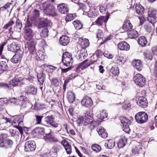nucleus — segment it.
I'll list each match as a JSON object with an SVG mask.
<instances>
[{"label": "nucleus", "instance_id": "bf43d9fd", "mask_svg": "<svg viewBox=\"0 0 157 157\" xmlns=\"http://www.w3.org/2000/svg\"><path fill=\"white\" fill-rule=\"evenodd\" d=\"M97 36L98 39H102L103 37V34L102 30L98 29L97 33Z\"/></svg>", "mask_w": 157, "mask_h": 157}, {"label": "nucleus", "instance_id": "5fc2aeb1", "mask_svg": "<svg viewBox=\"0 0 157 157\" xmlns=\"http://www.w3.org/2000/svg\"><path fill=\"white\" fill-rule=\"evenodd\" d=\"M115 59L117 60V63L119 64H122L124 62L123 57L120 56L119 54L116 56Z\"/></svg>", "mask_w": 157, "mask_h": 157}, {"label": "nucleus", "instance_id": "1a4fd4ad", "mask_svg": "<svg viewBox=\"0 0 157 157\" xmlns=\"http://www.w3.org/2000/svg\"><path fill=\"white\" fill-rule=\"evenodd\" d=\"M157 17V11L153 10L149 11L148 12V17L147 18L148 21L152 25L156 22V18Z\"/></svg>", "mask_w": 157, "mask_h": 157}, {"label": "nucleus", "instance_id": "e433bc0d", "mask_svg": "<svg viewBox=\"0 0 157 157\" xmlns=\"http://www.w3.org/2000/svg\"><path fill=\"white\" fill-rule=\"evenodd\" d=\"M36 89L33 86L29 85L27 86L26 91L27 93L34 94L36 93Z\"/></svg>", "mask_w": 157, "mask_h": 157}, {"label": "nucleus", "instance_id": "3c124183", "mask_svg": "<svg viewBox=\"0 0 157 157\" xmlns=\"http://www.w3.org/2000/svg\"><path fill=\"white\" fill-rule=\"evenodd\" d=\"M49 22L47 19H42L40 21L39 24L42 27H44L48 25Z\"/></svg>", "mask_w": 157, "mask_h": 157}, {"label": "nucleus", "instance_id": "f704fd0d", "mask_svg": "<svg viewBox=\"0 0 157 157\" xmlns=\"http://www.w3.org/2000/svg\"><path fill=\"white\" fill-rule=\"evenodd\" d=\"M138 44L142 47L145 46L147 43V41L144 36L140 37L138 40Z\"/></svg>", "mask_w": 157, "mask_h": 157}, {"label": "nucleus", "instance_id": "e2e57ef3", "mask_svg": "<svg viewBox=\"0 0 157 157\" xmlns=\"http://www.w3.org/2000/svg\"><path fill=\"white\" fill-rule=\"evenodd\" d=\"M33 13V17L35 19H37L39 17L40 13L38 10H35Z\"/></svg>", "mask_w": 157, "mask_h": 157}, {"label": "nucleus", "instance_id": "13d9d810", "mask_svg": "<svg viewBox=\"0 0 157 157\" xmlns=\"http://www.w3.org/2000/svg\"><path fill=\"white\" fill-rule=\"evenodd\" d=\"M45 106L44 105H40V104H37L34 105V109L37 110H40L41 109H43L45 108Z\"/></svg>", "mask_w": 157, "mask_h": 157}, {"label": "nucleus", "instance_id": "6e6d98bb", "mask_svg": "<svg viewBox=\"0 0 157 157\" xmlns=\"http://www.w3.org/2000/svg\"><path fill=\"white\" fill-rule=\"evenodd\" d=\"M52 84L56 87L58 86L59 84V80L56 78H54L51 80Z\"/></svg>", "mask_w": 157, "mask_h": 157}, {"label": "nucleus", "instance_id": "4c0bfd02", "mask_svg": "<svg viewBox=\"0 0 157 157\" xmlns=\"http://www.w3.org/2000/svg\"><path fill=\"white\" fill-rule=\"evenodd\" d=\"M127 141V139L125 137H123L120 139L117 143V146L118 147L121 148L124 147Z\"/></svg>", "mask_w": 157, "mask_h": 157}, {"label": "nucleus", "instance_id": "58836bf2", "mask_svg": "<svg viewBox=\"0 0 157 157\" xmlns=\"http://www.w3.org/2000/svg\"><path fill=\"white\" fill-rule=\"evenodd\" d=\"M110 72L115 76H117L119 74V70L118 67L116 65L112 67L110 70Z\"/></svg>", "mask_w": 157, "mask_h": 157}, {"label": "nucleus", "instance_id": "2f4dec72", "mask_svg": "<svg viewBox=\"0 0 157 157\" xmlns=\"http://www.w3.org/2000/svg\"><path fill=\"white\" fill-rule=\"evenodd\" d=\"M62 144L67 154H70L71 153V148L70 145L67 142L63 141Z\"/></svg>", "mask_w": 157, "mask_h": 157}, {"label": "nucleus", "instance_id": "f8f14e48", "mask_svg": "<svg viewBox=\"0 0 157 157\" xmlns=\"http://www.w3.org/2000/svg\"><path fill=\"white\" fill-rule=\"evenodd\" d=\"M131 144L134 145V147L132 148V151L135 154L139 153L142 151V146L141 143L133 141L131 143Z\"/></svg>", "mask_w": 157, "mask_h": 157}, {"label": "nucleus", "instance_id": "c85d7f7f", "mask_svg": "<svg viewBox=\"0 0 157 157\" xmlns=\"http://www.w3.org/2000/svg\"><path fill=\"white\" fill-rule=\"evenodd\" d=\"M8 61L7 60H4L1 61L0 62V71H5L7 70L8 67L7 63Z\"/></svg>", "mask_w": 157, "mask_h": 157}, {"label": "nucleus", "instance_id": "72a5a7b5", "mask_svg": "<svg viewBox=\"0 0 157 157\" xmlns=\"http://www.w3.org/2000/svg\"><path fill=\"white\" fill-rule=\"evenodd\" d=\"M115 142L114 140L113 139L109 140L105 144V146L106 148L108 149H112L113 148L115 145Z\"/></svg>", "mask_w": 157, "mask_h": 157}, {"label": "nucleus", "instance_id": "ea45409f", "mask_svg": "<svg viewBox=\"0 0 157 157\" xmlns=\"http://www.w3.org/2000/svg\"><path fill=\"white\" fill-rule=\"evenodd\" d=\"M128 34L131 38H135L137 37L138 35L137 32L135 30H132L128 31Z\"/></svg>", "mask_w": 157, "mask_h": 157}, {"label": "nucleus", "instance_id": "20e7f679", "mask_svg": "<svg viewBox=\"0 0 157 157\" xmlns=\"http://www.w3.org/2000/svg\"><path fill=\"white\" fill-rule=\"evenodd\" d=\"M136 121L138 123L143 124L147 121L148 115L144 112H140L137 113L135 116Z\"/></svg>", "mask_w": 157, "mask_h": 157}, {"label": "nucleus", "instance_id": "7ed1b4c3", "mask_svg": "<svg viewBox=\"0 0 157 157\" xmlns=\"http://www.w3.org/2000/svg\"><path fill=\"white\" fill-rule=\"evenodd\" d=\"M6 135L2 134L0 135V147L7 148L10 147L13 144L12 140L6 139Z\"/></svg>", "mask_w": 157, "mask_h": 157}, {"label": "nucleus", "instance_id": "7c9ffc66", "mask_svg": "<svg viewBox=\"0 0 157 157\" xmlns=\"http://www.w3.org/2000/svg\"><path fill=\"white\" fill-rule=\"evenodd\" d=\"M37 78L38 82L40 86L43 85L44 81L45 80V75L43 72H40L37 74Z\"/></svg>", "mask_w": 157, "mask_h": 157}, {"label": "nucleus", "instance_id": "09e8293b", "mask_svg": "<svg viewBox=\"0 0 157 157\" xmlns=\"http://www.w3.org/2000/svg\"><path fill=\"white\" fill-rule=\"evenodd\" d=\"M91 147L93 150L96 153L100 152L101 150V146L97 144H93Z\"/></svg>", "mask_w": 157, "mask_h": 157}, {"label": "nucleus", "instance_id": "5701e85b", "mask_svg": "<svg viewBox=\"0 0 157 157\" xmlns=\"http://www.w3.org/2000/svg\"><path fill=\"white\" fill-rule=\"evenodd\" d=\"M88 59H86L80 63L76 68L77 71L78 70H83L89 66L91 63L90 62L86 63Z\"/></svg>", "mask_w": 157, "mask_h": 157}, {"label": "nucleus", "instance_id": "dca6fc26", "mask_svg": "<svg viewBox=\"0 0 157 157\" xmlns=\"http://www.w3.org/2000/svg\"><path fill=\"white\" fill-rule=\"evenodd\" d=\"M78 43L83 49H85V48L89 46L90 43L87 39H83L82 38H80L79 39Z\"/></svg>", "mask_w": 157, "mask_h": 157}, {"label": "nucleus", "instance_id": "603ef678", "mask_svg": "<svg viewBox=\"0 0 157 157\" xmlns=\"http://www.w3.org/2000/svg\"><path fill=\"white\" fill-rule=\"evenodd\" d=\"M75 16L74 14H68L65 18V21L67 22L71 21L74 19Z\"/></svg>", "mask_w": 157, "mask_h": 157}, {"label": "nucleus", "instance_id": "39448f33", "mask_svg": "<svg viewBox=\"0 0 157 157\" xmlns=\"http://www.w3.org/2000/svg\"><path fill=\"white\" fill-rule=\"evenodd\" d=\"M62 61L63 65L67 67L71 66L73 63V59L71 53L66 52L63 54Z\"/></svg>", "mask_w": 157, "mask_h": 157}, {"label": "nucleus", "instance_id": "2eb2a0df", "mask_svg": "<svg viewBox=\"0 0 157 157\" xmlns=\"http://www.w3.org/2000/svg\"><path fill=\"white\" fill-rule=\"evenodd\" d=\"M136 101L137 104L141 107L144 108L147 107V99L144 97H140Z\"/></svg>", "mask_w": 157, "mask_h": 157}, {"label": "nucleus", "instance_id": "0eeeda50", "mask_svg": "<svg viewBox=\"0 0 157 157\" xmlns=\"http://www.w3.org/2000/svg\"><path fill=\"white\" fill-rule=\"evenodd\" d=\"M135 83L140 87H143L146 84V80L140 74H136L133 77Z\"/></svg>", "mask_w": 157, "mask_h": 157}, {"label": "nucleus", "instance_id": "4be33fe9", "mask_svg": "<svg viewBox=\"0 0 157 157\" xmlns=\"http://www.w3.org/2000/svg\"><path fill=\"white\" fill-rule=\"evenodd\" d=\"M93 121V117H90L89 118V120H84V118L82 117H81L79 118L77 121V122L78 124H80L81 122L84 124V125H86L90 124L91 122H92Z\"/></svg>", "mask_w": 157, "mask_h": 157}, {"label": "nucleus", "instance_id": "a19ab883", "mask_svg": "<svg viewBox=\"0 0 157 157\" xmlns=\"http://www.w3.org/2000/svg\"><path fill=\"white\" fill-rule=\"evenodd\" d=\"M107 116V114L106 113V111L104 110L100 111L99 113L97 114V117L101 120L106 118Z\"/></svg>", "mask_w": 157, "mask_h": 157}, {"label": "nucleus", "instance_id": "0e129e2a", "mask_svg": "<svg viewBox=\"0 0 157 157\" xmlns=\"http://www.w3.org/2000/svg\"><path fill=\"white\" fill-rule=\"evenodd\" d=\"M106 6L105 5H103L101 6L99 8L100 11L102 13H104L106 9Z\"/></svg>", "mask_w": 157, "mask_h": 157}, {"label": "nucleus", "instance_id": "49530a36", "mask_svg": "<svg viewBox=\"0 0 157 157\" xmlns=\"http://www.w3.org/2000/svg\"><path fill=\"white\" fill-rule=\"evenodd\" d=\"M9 101L13 105H20V101L18 99L13 98L10 99Z\"/></svg>", "mask_w": 157, "mask_h": 157}, {"label": "nucleus", "instance_id": "a878e982", "mask_svg": "<svg viewBox=\"0 0 157 157\" xmlns=\"http://www.w3.org/2000/svg\"><path fill=\"white\" fill-rule=\"evenodd\" d=\"M99 135L104 138H105L108 136L107 133L105 131L104 128L102 127H100L97 128V130Z\"/></svg>", "mask_w": 157, "mask_h": 157}, {"label": "nucleus", "instance_id": "052dcab7", "mask_svg": "<svg viewBox=\"0 0 157 157\" xmlns=\"http://www.w3.org/2000/svg\"><path fill=\"white\" fill-rule=\"evenodd\" d=\"M145 56L147 59L151 60L152 58V55L150 52H147L145 53Z\"/></svg>", "mask_w": 157, "mask_h": 157}, {"label": "nucleus", "instance_id": "6ab92c4d", "mask_svg": "<svg viewBox=\"0 0 157 157\" xmlns=\"http://www.w3.org/2000/svg\"><path fill=\"white\" fill-rule=\"evenodd\" d=\"M59 11L62 14H65L68 11V9L67 5L62 3L57 6Z\"/></svg>", "mask_w": 157, "mask_h": 157}, {"label": "nucleus", "instance_id": "b1692460", "mask_svg": "<svg viewBox=\"0 0 157 157\" xmlns=\"http://www.w3.org/2000/svg\"><path fill=\"white\" fill-rule=\"evenodd\" d=\"M70 38L66 36H62L60 38L59 42L63 46L67 45L70 42Z\"/></svg>", "mask_w": 157, "mask_h": 157}, {"label": "nucleus", "instance_id": "774afa93", "mask_svg": "<svg viewBox=\"0 0 157 157\" xmlns=\"http://www.w3.org/2000/svg\"><path fill=\"white\" fill-rule=\"evenodd\" d=\"M144 26L145 29L147 32H150L152 30V29L150 25L146 24Z\"/></svg>", "mask_w": 157, "mask_h": 157}, {"label": "nucleus", "instance_id": "c9c22d12", "mask_svg": "<svg viewBox=\"0 0 157 157\" xmlns=\"http://www.w3.org/2000/svg\"><path fill=\"white\" fill-rule=\"evenodd\" d=\"M144 10V7L141 5L136 4V11L138 14H142Z\"/></svg>", "mask_w": 157, "mask_h": 157}, {"label": "nucleus", "instance_id": "a18cd8bd", "mask_svg": "<svg viewBox=\"0 0 157 157\" xmlns=\"http://www.w3.org/2000/svg\"><path fill=\"white\" fill-rule=\"evenodd\" d=\"M54 118V117L52 115L50 116H48L45 118L44 121L47 124L49 125L53 121Z\"/></svg>", "mask_w": 157, "mask_h": 157}, {"label": "nucleus", "instance_id": "c03bdc74", "mask_svg": "<svg viewBox=\"0 0 157 157\" xmlns=\"http://www.w3.org/2000/svg\"><path fill=\"white\" fill-rule=\"evenodd\" d=\"M57 147L54 146L53 147L50 151L49 154L51 157H57Z\"/></svg>", "mask_w": 157, "mask_h": 157}, {"label": "nucleus", "instance_id": "de8ad7c7", "mask_svg": "<svg viewBox=\"0 0 157 157\" xmlns=\"http://www.w3.org/2000/svg\"><path fill=\"white\" fill-rule=\"evenodd\" d=\"M73 24L77 30L81 29L82 27V24L78 20H76L73 21Z\"/></svg>", "mask_w": 157, "mask_h": 157}, {"label": "nucleus", "instance_id": "4d7b16f0", "mask_svg": "<svg viewBox=\"0 0 157 157\" xmlns=\"http://www.w3.org/2000/svg\"><path fill=\"white\" fill-rule=\"evenodd\" d=\"M35 117L36 120V124H41L42 119L43 117L42 116L35 115Z\"/></svg>", "mask_w": 157, "mask_h": 157}, {"label": "nucleus", "instance_id": "4468645a", "mask_svg": "<svg viewBox=\"0 0 157 157\" xmlns=\"http://www.w3.org/2000/svg\"><path fill=\"white\" fill-rule=\"evenodd\" d=\"M54 132H51L49 133L46 134L44 136V139L47 141L50 142H56L58 140L56 137L53 136Z\"/></svg>", "mask_w": 157, "mask_h": 157}, {"label": "nucleus", "instance_id": "f257e3e1", "mask_svg": "<svg viewBox=\"0 0 157 157\" xmlns=\"http://www.w3.org/2000/svg\"><path fill=\"white\" fill-rule=\"evenodd\" d=\"M24 115H21L17 117L12 122V121L9 118L7 117H2L0 119V130L5 129L8 128L12 124H16L18 123L20 121L24 119Z\"/></svg>", "mask_w": 157, "mask_h": 157}, {"label": "nucleus", "instance_id": "bb28decb", "mask_svg": "<svg viewBox=\"0 0 157 157\" xmlns=\"http://www.w3.org/2000/svg\"><path fill=\"white\" fill-rule=\"evenodd\" d=\"M35 43L33 41L29 42L26 45L27 46L29 50L30 53L33 54L34 52H35Z\"/></svg>", "mask_w": 157, "mask_h": 157}, {"label": "nucleus", "instance_id": "ddd939ff", "mask_svg": "<svg viewBox=\"0 0 157 157\" xmlns=\"http://www.w3.org/2000/svg\"><path fill=\"white\" fill-rule=\"evenodd\" d=\"M81 104L83 106L88 107L92 105L93 101L90 98L84 97L81 101Z\"/></svg>", "mask_w": 157, "mask_h": 157}, {"label": "nucleus", "instance_id": "412c9836", "mask_svg": "<svg viewBox=\"0 0 157 157\" xmlns=\"http://www.w3.org/2000/svg\"><path fill=\"white\" fill-rule=\"evenodd\" d=\"M118 47L119 49L122 51H128L130 49L129 44L125 42H121L118 44Z\"/></svg>", "mask_w": 157, "mask_h": 157}, {"label": "nucleus", "instance_id": "a211bd4d", "mask_svg": "<svg viewBox=\"0 0 157 157\" xmlns=\"http://www.w3.org/2000/svg\"><path fill=\"white\" fill-rule=\"evenodd\" d=\"M33 36L32 30L30 28H26L25 30L24 37L26 40H30Z\"/></svg>", "mask_w": 157, "mask_h": 157}, {"label": "nucleus", "instance_id": "393cba45", "mask_svg": "<svg viewBox=\"0 0 157 157\" xmlns=\"http://www.w3.org/2000/svg\"><path fill=\"white\" fill-rule=\"evenodd\" d=\"M8 49L9 51L16 53L18 51L20 50L19 47L17 46L14 42H12L10 45H9Z\"/></svg>", "mask_w": 157, "mask_h": 157}, {"label": "nucleus", "instance_id": "423d86ee", "mask_svg": "<svg viewBox=\"0 0 157 157\" xmlns=\"http://www.w3.org/2000/svg\"><path fill=\"white\" fill-rule=\"evenodd\" d=\"M25 80V79L23 78L18 76H15L10 82L9 84L13 86H21L25 84L24 82Z\"/></svg>", "mask_w": 157, "mask_h": 157}, {"label": "nucleus", "instance_id": "37998d69", "mask_svg": "<svg viewBox=\"0 0 157 157\" xmlns=\"http://www.w3.org/2000/svg\"><path fill=\"white\" fill-rule=\"evenodd\" d=\"M81 52L79 55V59L80 60H82L87 57L88 54L86 49H82Z\"/></svg>", "mask_w": 157, "mask_h": 157}, {"label": "nucleus", "instance_id": "f03ea898", "mask_svg": "<svg viewBox=\"0 0 157 157\" xmlns=\"http://www.w3.org/2000/svg\"><path fill=\"white\" fill-rule=\"evenodd\" d=\"M40 7L43 12L48 15L53 17L57 15L54 6L48 2L43 3L41 5Z\"/></svg>", "mask_w": 157, "mask_h": 157}, {"label": "nucleus", "instance_id": "338daca9", "mask_svg": "<svg viewBox=\"0 0 157 157\" xmlns=\"http://www.w3.org/2000/svg\"><path fill=\"white\" fill-rule=\"evenodd\" d=\"M43 53L42 52H38L35 54L36 59L37 60H40V57L41 56V55H42Z\"/></svg>", "mask_w": 157, "mask_h": 157}, {"label": "nucleus", "instance_id": "c756f323", "mask_svg": "<svg viewBox=\"0 0 157 157\" xmlns=\"http://www.w3.org/2000/svg\"><path fill=\"white\" fill-rule=\"evenodd\" d=\"M109 17L107 16H101L99 18H98L96 21V24L100 25H102L103 22L106 23Z\"/></svg>", "mask_w": 157, "mask_h": 157}, {"label": "nucleus", "instance_id": "69168bd1", "mask_svg": "<svg viewBox=\"0 0 157 157\" xmlns=\"http://www.w3.org/2000/svg\"><path fill=\"white\" fill-rule=\"evenodd\" d=\"M14 23V21H11L5 25L3 28L4 29H7L9 26H12Z\"/></svg>", "mask_w": 157, "mask_h": 157}, {"label": "nucleus", "instance_id": "f3484780", "mask_svg": "<svg viewBox=\"0 0 157 157\" xmlns=\"http://www.w3.org/2000/svg\"><path fill=\"white\" fill-rule=\"evenodd\" d=\"M68 128V125L65 124L63 125V127H62L60 130L58 131L57 132L61 135L67 136L69 134Z\"/></svg>", "mask_w": 157, "mask_h": 157}, {"label": "nucleus", "instance_id": "9b49d317", "mask_svg": "<svg viewBox=\"0 0 157 157\" xmlns=\"http://www.w3.org/2000/svg\"><path fill=\"white\" fill-rule=\"evenodd\" d=\"M23 52L21 50H19L16 53L11 59V62L13 63H16L20 62L21 61Z\"/></svg>", "mask_w": 157, "mask_h": 157}, {"label": "nucleus", "instance_id": "79ce46f5", "mask_svg": "<svg viewBox=\"0 0 157 157\" xmlns=\"http://www.w3.org/2000/svg\"><path fill=\"white\" fill-rule=\"evenodd\" d=\"M15 26L14 27V29L16 31L20 32L22 27V24L19 19H17L16 22Z\"/></svg>", "mask_w": 157, "mask_h": 157}, {"label": "nucleus", "instance_id": "473e14b6", "mask_svg": "<svg viewBox=\"0 0 157 157\" xmlns=\"http://www.w3.org/2000/svg\"><path fill=\"white\" fill-rule=\"evenodd\" d=\"M67 98L69 102L72 103L75 100V94L71 91L69 92L67 94Z\"/></svg>", "mask_w": 157, "mask_h": 157}, {"label": "nucleus", "instance_id": "6e6552de", "mask_svg": "<svg viewBox=\"0 0 157 157\" xmlns=\"http://www.w3.org/2000/svg\"><path fill=\"white\" fill-rule=\"evenodd\" d=\"M121 122L123 124V130L126 133H128L130 131V129L129 126L130 124L131 121L128 118L123 117L121 119Z\"/></svg>", "mask_w": 157, "mask_h": 157}, {"label": "nucleus", "instance_id": "8fccbe9b", "mask_svg": "<svg viewBox=\"0 0 157 157\" xmlns=\"http://www.w3.org/2000/svg\"><path fill=\"white\" fill-rule=\"evenodd\" d=\"M35 132L37 134L43 135L45 133V130L44 128L38 127L35 129Z\"/></svg>", "mask_w": 157, "mask_h": 157}, {"label": "nucleus", "instance_id": "9d476101", "mask_svg": "<svg viewBox=\"0 0 157 157\" xmlns=\"http://www.w3.org/2000/svg\"><path fill=\"white\" fill-rule=\"evenodd\" d=\"M25 151H34L36 148V145L34 141H27L25 144Z\"/></svg>", "mask_w": 157, "mask_h": 157}, {"label": "nucleus", "instance_id": "cd10ccee", "mask_svg": "<svg viewBox=\"0 0 157 157\" xmlns=\"http://www.w3.org/2000/svg\"><path fill=\"white\" fill-rule=\"evenodd\" d=\"M132 27V25L130 23L129 21L127 20L125 21L122 26V29L124 31H129Z\"/></svg>", "mask_w": 157, "mask_h": 157}, {"label": "nucleus", "instance_id": "aec40b11", "mask_svg": "<svg viewBox=\"0 0 157 157\" xmlns=\"http://www.w3.org/2000/svg\"><path fill=\"white\" fill-rule=\"evenodd\" d=\"M132 65L138 71H141L143 68L142 63L140 60H135L132 62Z\"/></svg>", "mask_w": 157, "mask_h": 157}, {"label": "nucleus", "instance_id": "864d4df0", "mask_svg": "<svg viewBox=\"0 0 157 157\" xmlns=\"http://www.w3.org/2000/svg\"><path fill=\"white\" fill-rule=\"evenodd\" d=\"M48 29L47 28H44L42 30L40 35L41 37H46L48 36Z\"/></svg>", "mask_w": 157, "mask_h": 157}, {"label": "nucleus", "instance_id": "680f3d73", "mask_svg": "<svg viewBox=\"0 0 157 157\" xmlns=\"http://www.w3.org/2000/svg\"><path fill=\"white\" fill-rule=\"evenodd\" d=\"M90 125L89 126V128L91 130L93 129L97 125V122L95 121H92V122H91L89 124Z\"/></svg>", "mask_w": 157, "mask_h": 157}]
</instances>
